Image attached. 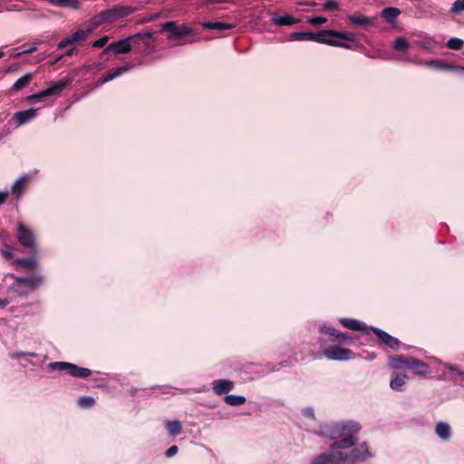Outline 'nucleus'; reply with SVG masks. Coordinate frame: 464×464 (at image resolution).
<instances>
[{
  "instance_id": "7ed1b4c3",
  "label": "nucleus",
  "mask_w": 464,
  "mask_h": 464,
  "mask_svg": "<svg viewBox=\"0 0 464 464\" xmlns=\"http://www.w3.org/2000/svg\"><path fill=\"white\" fill-rule=\"evenodd\" d=\"M153 32L138 33L121 40L110 44L102 52V54L113 53L115 54H124L131 51L132 46L142 42L147 53L153 50L155 39Z\"/></svg>"
},
{
  "instance_id": "f257e3e1",
  "label": "nucleus",
  "mask_w": 464,
  "mask_h": 464,
  "mask_svg": "<svg viewBox=\"0 0 464 464\" xmlns=\"http://www.w3.org/2000/svg\"><path fill=\"white\" fill-rule=\"evenodd\" d=\"M359 422L347 420L321 426L319 433L331 440H336L330 445L329 450L314 457L311 464H340L341 450L350 449L356 444V434L361 430Z\"/></svg>"
},
{
  "instance_id": "a19ab883",
  "label": "nucleus",
  "mask_w": 464,
  "mask_h": 464,
  "mask_svg": "<svg viewBox=\"0 0 464 464\" xmlns=\"http://www.w3.org/2000/svg\"><path fill=\"white\" fill-rule=\"evenodd\" d=\"M339 4L334 0H327L324 5V9L326 11H335L338 10Z\"/></svg>"
},
{
  "instance_id": "9d476101",
  "label": "nucleus",
  "mask_w": 464,
  "mask_h": 464,
  "mask_svg": "<svg viewBox=\"0 0 464 464\" xmlns=\"http://www.w3.org/2000/svg\"><path fill=\"white\" fill-rule=\"evenodd\" d=\"M92 28H89V29H86V30H78V31H76L75 33H73L69 37H66V38L63 39L58 44V49H63V48H66L69 45L79 43V42L85 41L88 38V36L92 34Z\"/></svg>"
},
{
  "instance_id": "6ab92c4d",
  "label": "nucleus",
  "mask_w": 464,
  "mask_h": 464,
  "mask_svg": "<svg viewBox=\"0 0 464 464\" xmlns=\"http://www.w3.org/2000/svg\"><path fill=\"white\" fill-rule=\"evenodd\" d=\"M90 23L93 28H97L104 24H111L108 9L100 12L98 14L92 16Z\"/></svg>"
},
{
  "instance_id": "13d9d810",
  "label": "nucleus",
  "mask_w": 464,
  "mask_h": 464,
  "mask_svg": "<svg viewBox=\"0 0 464 464\" xmlns=\"http://www.w3.org/2000/svg\"><path fill=\"white\" fill-rule=\"evenodd\" d=\"M5 55V53L0 50V58H2Z\"/></svg>"
},
{
  "instance_id": "20e7f679",
  "label": "nucleus",
  "mask_w": 464,
  "mask_h": 464,
  "mask_svg": "<svg viewBox=\"0 0 464 464\" xmlns=\"http://www.w3.org/2000/svg\"><path fill=\"white\" fill-rule=\"evenodd\" d=\"M16 237L19 244L24 246L30 255L39 254L36 237L34 231L22 222L17 224Z\"/></svg>"
},
{
  "instance_id": "4c0bfd02",
  "label": "nucleus",
  "mask_w": 464,
  "mask_h": 464,
  "mask_svg": "<svg viewBox=\"0 0 464 464\" xmlns=\"http://www.w3.org/2000/svg\"><path fill=\"white\" fill-rule=\"evenodd\" d=\"M450 11L453 14H461L464 13V0H456Z\"/></svg>"
},
{
  "instance_id": "1a4fd4ad",
  "label": "nucleus",
  "mask_w": 464,
  "mask_h": 464,
  "mask_svg": "<svg viewBox=\"0 0 464 464\" xmlns=\"http://www.w3.org/2000/svg\"><path fill=\"white\" fill-rule=\"evenodd\" d=\"M370 330L376 334L378 339L386 346L390 347L391 349L397 351L400 349L401 346V341L385 331L379 329L377 327H370Z\"/></svg>"
},
{
  "instance_id": "37998d69",
  "label": "nucleus",
  "mask_w": 464,
  "mask_h": 464,
  "mask_svg": "<svg viewBox=\"0 0 464 464\" xmlns=\"http://www.w3.org/2000/svg\"><path fill=\"white\" fill-rule=\"evenodd\" d=\"M327 22V18L324 16H314L308 19V23L312 25H319Z\"/></svg>"
},
{
  "instance_id": "f704fd0d",
  "label": "nucleus",
  "mask_w": 464,
  "mask_h": 464,
  "mask_svg": "<svg viewBox=\"0 0 464 464\" xmlns=\"http://www.w3.org/2000/svg\"><path fill=\"white\" fill-rule=\"evenodd\" d=\"M464 45V41L459 38H450L447 43V47L452 50H461Z\"/></svg>"
},
{
  "instance_id": "aec40b11",
  "label": "nucleus",
  "mask_w": 464,
  "mask_h": 464,
  "mask_svg": "<svg viewBox=\"0 0 464 464\" xmlns=\"http://www.w3.org/2000/svg\"><path fill=\"white\" fill-rule=\"evenodd\" d=\"M408 379L405 373L401 372H392V379L390 382V387L393 391H401L402 386L405 384L406 380Z\"/></svg>"
},
{
  "instance_id": "473e14b6",
  "label": "nucleus",
  "mask_w": 464,
  "mask_h": 464,
  "mask_svg": "<svg viewBox=\"0 0 464 464\" xmlns=\"http://www.w3.org/2000/svg\"><path fill=\"white\" fill-rule=\"evenodd\" d=\"M50 3L55 6H68L72 8H78V0H49Z\"/></svg>"
},
{
  "instance_id": "412c9836",
  "label": "nucleus",
  "mask_w": 464,
  "mask_h": 464,
  "mask_svg": "<svg viewBox=\"0 0 464 464\" xmlns=\"http://www.w3.org/2000/svg\"><path fill=\"white\" fill-rule=\"evenodd\" d=\"M411 356L394 355L389 359V365L392 369H400L401 367L408 368Z\"/></svg>"
},
{
  "instance_id": "c85d7f7f",
  "label": "nucleus",
  "mask_w": 464,
  "mask_h": 464,
  "mask_svg": "<svg viewBox=\"0 0 464 464\" xmlns=\"http://www.w3.org/2000/svg\"><path fill=\"white\" fill-rule=\"evenodd\" d=\"M166 428L169 435L178 436L182 432V425L179 420H169L166 423Z\"/></svg>"
},
{
  "instance_id": "a211bd4d",
  "label": "nucleus",
  "mask_w": 464,
  "mask_h": 464,
  "mask_svg": "<svg viewBox=\"0 0 464 464\" xmlns=\"http://www.w3.org/2000/svg\"><path fill=\"white\" fill-rule=\"evenodd\" d=\"M407 369L411 370L415 374L425 375L429 372V365L420 360L411 357Z\"/></svg>"
},
{
  "instance_id": "f03ea898",
  "label": "nucleus",
  "mask_w": 464,
  "mask_h": 464,
  "mask_svg": "<svg viewBox=\"0 0 464 464\" xmlns=\"http://www.w3.org/2000/svg\"><path fill=\"white\" fill-rule=\"evenodd\" d=\"M329 37H334L337 39L348 41V42H355V35L351 32H340L333 29H324L320 30L317 33L313 32H295L290 34V40L292 41H313L319 44H324L327 45L341 47L344 49L353 50L354 47L344 42H341L334 39H330Z\"/></svg>"
},
{
  "instance_id": "39448f33",
  "label": "nucleus",
  "mask_w": 464,
  "mask_h": 464,
  "mask_svg": "<svg viewBox=\"0 0 464 464\" xmlns=\"http://www.w3.org/2000/svg\"><path fill=\"white\" fill-rule=\"evenodd\" d=\"M372 457L367 442H362L353 448L350 452L341 450V459L343 464H358L363 462Z\"/></svg>"
},
{
  "instance_id": "f3484780",
  "label": "nucleus",
  "mask_w": 464,
  "mask_h": 464,
  "mask_svg": "<svg viewBox=\"0 0 464 464\" xmlns=\"http://www.w3.org/2000/svg\"><path fill=\"white\" fill-rule=\"evenodd\" d=\"M426 65L439 71L464 72L463 69L459 68V65L450 64L442 60H430L426 63Z\"/></svg>"
},
{
  "instance_id": "ddd939ff",
  "label": "nucleus",
  "mask_w": 464,
  "mask_h": 464,
  "mask_svg": "<svg viewBox=\"0 0 464 464\" xmlns=\"http://www.w3.org/2000/svg\"><path fill=\"white\" fill-rule=\"evenodd\" d=\"M37 256L38 255H30V256L26 258H15L12 261V266L17 271L23 268L34 269L38 266Z\"/></svg>"
},
{
  "instance_id": "8fccbe9b",
  "label": "nucleus",
  "mask_w": 464,
  "mask_h": 464,
  "mask_svg": "<svg viewBox=\"0 0 464 464\" xmlns=\"http://www.w3.org/2000/svg\"><path fill=\"white\" fill-rule=\"evenodd\" d=\"M9 195L8 191H0V205L4 204Z\"/></svg>"
},
{
  "instance_id": "2f4dec72",
  "label": "nucleus",
  "mask_w": 464,
  "mask_h": 464,
  "mask_svg": "<svg viewBox=\"0 0 464 464\" xmlns=\"http://www.w3.org/2000/svg\"><path fill=\"white\" fill-rule=\"evenodd\" d=\"M320 333L323 334L329 335L331 337L332 342H336L341 332L331 326H323L320 328Z\"/></svg>"
},
{
  "instance_id": "ea45409f",
  "label": "nucleus",
  "mask_w": 464,
  "mask_h": 464,
  "mask_svg": "<svg viewBox=\"0 0 464 464\" xmlns=\"http://www.w3.org/2000/svg\"><path fill=\"white\" fill-rule=\"evenodd\" d=\"M109 40H110L109 35H103L102 38H100L92 43V47L98 48V49L102 48L108 44Z\"/></svg>"
},
{
  "instance_id": "49530a36",
  "label": "nucleus",
  "mask_w": 464,
  "mask_h": 464,
  "mask_svg": "<svg viewBox=\"0 0 464 464\" xmlns=\"http://www.w3.org/2000/svg\"><path fill=\"white\" fill-rule=\"evenodd\" d=\"M178 450H179L178 446H176V445L171 446V447H169V448L167 450V451H166V456H167V457H172V456H174V455H176V454H177Z\"/></svg>"
},
{
  "instance_id": "a878e982",
  "label": "nucleus",
  "mask_w": 464,
  "mask_h": 464,
  "mask_svg": "<svg viewBox=\"0 0 464 464\" xmlns=\"http://www.w3.org/2000/svg\"><path fill=\"white\" fill-rule=\"evenodd\" d=\"M401 10L396 7H386L382 9L381 15L385 19L386 22L392 24L395 22L397 17L400 15Z\"/></svg>"
},
{
  "instance_id": "423d86ee",
  "label": "nucleus",
  "mask_w": 464,
  "mask_h": 464,
  "mask_svg": "<svg viewBox=\"0 0 464 464\" xmlns=\"http://www.w3.org/2000/svg\"><path fill=\"white\" fill-rule=\"evenodd\" d=\"M71 82V79L66 78L64 80H61L57 82H54L49 88L39 92L37 93L29 95L26 97V102L30 104H34L37 102H41L44 101L49 96H59L63 89Z\"/></svg>"
},
{
  "instance_id": "c03bdc74",
  "label": "nucleus",
  "mask_w": 464,
  "mask_h": 464,
  "mask_svg": "<svg viewBox=\"0 0 464 464\" xmlns=\"http://www.w3.org/2000/svg\"><path fill=\"white\" fill-rule=\"evenodd\" d=\"M450 372L457 374V375H464V372L459 369V367L456 364H450L448 366Z\"/></svg>"
},
{
  "instance_id": "9b49d317",
  "label": "nucleus",
  "mask_w": 464,
  "mask_h": 464,
  "mask_svg": "<svg viewBox=\"0 0 464 464\" xmlns=\"http://www.w3.org/2000/svg\"><path fill=\"white\" fill-rule=\"evenodd\" d=\"M353 353L346 348L330 346L324 351V355L331 360L344 361L351 358Z\"/></svg>"
},
{
  "instance_id": "5fc2aeb1",
  "label": "nucleus",
  "mask_w": 464,
  "mask_h": 464,
  "mask_svg": "<svg viewBox=\"0 0 464 464\" xmlns=\"http://www.w3.org/2000/svg\"><path fill=\"white\" fill-rule=\"evenodd\" d=\"M193 41H194V40H191V41H189V42H187V41H181V42H179V44H177V45L186 44H188V43H192Z\"/></svg>"
},
{
  "instance_id": "bb28decb",
  "label": "nucleus",
  "mask_w": 464,
  "mask_h": 464,
  "mask_svg": "<svg viewBox=\"0 0 464 464\" xmlns=\"http://www.w3.org/2000/svg\"><path fill=\"white\" fill-rule=\"evenodd\" d=\"M234 24L223 23V22H207L203 24V27L211 30H229L235 28Z\"/></svg>"
},
{
  "instance_id": "72a5a7b5",
  "label": "nucleus",
  "mask_w": 464,
  "mask_h": 464,
  "mask_svg": "<svg viewBox=\"0 0 464 464\" xmlns=\"http://www.w3.org/2000/svg\"><path fill=\"white\" fill-rule=\"evenodd\" d=\"M71 362H53L49 364V368L56 371H65L69 372Z\"/></svg>"
},
{
  "instance_id": "e433bc0d",
  "label": "nucleus",
  "mask_w": 464,
  "mask_h": 464,
  "mask_svg": "<svg viewBox=\"0 0 464 464\" xmlns=\"http://www.w3.org/2000/svg\"><path fill=\"white\" fill-rule=\"evenodd\" d=\"M24 185H25L24 179H17L12 187V193L15 194L16 196H20L24 189Z\"/></svg>"
},
{
  "instance_id": "f8f14e48",
  "label": "nucleus",
  "mask_w": 464,
  "mask_h": 464,
  "mask_svg": "<svg viewBox=\"0 0 464 464\" xmlns=\"http://www.w3.org/2000/svg\"><path fill=\"white\" fill-rule=\"evenodd\" d=\"M13 278L14 279L13 287L26 285L31 290H34L35 288L40 286L44 282V278L41 276H34L30 277L13 276Z\"/></svg>"
},
{
  "instance_id": "6e6552de",
  "label": "nucleus",
  "mask_w": 464,
  "mask_h": 464,
  "mask_svg": "<svg viewBox=\"0 0 464 464\" xmlns=\"http://www.w3.org/2000/svg\"><path fill=\"white\" fill-rule=\"evenodd\" d=\"M137 11L136 7L118 4L108 9L111 23L127 17Z\"/></svg>"
},
{
  "instance_id": "a18cd8bd",
  "label": "nucleus",
  "mask_w": 464,
  "mask_h": 464,
  "mask_svg": "<svg viewBox=\"0 0 464 464\" xmlns=\"http://www.w3.org/2000/svg\"><path fill=\"white\" fill-rule=\"evenodd\" d=\"M114 79L112 73L111 71L108 72V73L102 77L100 78L99 82L101 84H104L110 81H112Z\"/></svg>"
},
{
  "instance_id": "dca6fc26",
  "label": "nucleus",
  "mask_w": 464,
  "mask_h": 464,
  "mask_svg": "<svg viewBox=\"0 0 464 464\" xmlns=\"http://www.w3.org/2000/svg\"><path fill=\"white\" fill-rule=\"evenodd\" d=\"M341 324L350 330L360 331L365 334H369L371 331L362 322L353 318H342L340 319Z\"/></svg>"
},
{
  "instance_id": "2eb2a0df",
  "label": "nucleus",
  "mask_w": 464,
  "mask_h": 464,
  "mask_svg": "<svg viewBox=\"0 0 464 464\" xmlns=\"http://www.w3.org/2000/svg\"><path fill=\"white\" fill-rule=\"evenodd\" d=\"M37 116V109L30 108L24 111H16L13 119L18 126L24 125Z\"/></svg>"
},
{
  "instance_id": "b1692460",
  "label": "nucleus",
  "mask_w": 464,
  "mask_h": 464,
  "mask_svg": "<svg viewBox=\"0 0 464 464\" xmlns=\"http://www.w3.org/2000/svg\"><path fill=\"white\" fill-rule=\"evenodd\" d=\"M436 434L442 440L448 441L451 437L450 426L446 422H438L435 427Z\"/></svg>"
},
{
  "instance_id": "4be33fe9",
  "label": "nucleus",
  "mask_w": 464,
  "mask_h": 464,
  "mask_svg": "<svg viewBox=\"0 0 464 464\" xmlns=\"http://www.w3.org/2000/svg\"><path fill=\"white\" fill-rule=\"evenodd\" d=\"M271 21L276 25L285 26V25H293V24L298 23L300 20L294 18L290 14H285V15H274L271 18Z\"/></svg>"
},
{
  "instance_id": "c756f323",
  "label": "nucleus",
  "mask_w": 464,
  "mask_h": 464,
  "mask_svg": "<svg viewBox=\"0 0 464 464\" xmlns=\"http://www.w3.org/2000/svg\"><path fill=\"white\" fill-rule=\"evenodd\" d=\"M224 401L230 406H239L246 401V397L241 395H226Z\"/></svg>"
},
{
  "instance_id": "603ef678",
  "label": "nucleus",
  "mask_w": 464,
  "mask_h": 464,
  "mask_svg": "<svg viewBox=\"0 0 464 464\" xmlns=\"http://www.w3.org/2000/svg\"><path fill=\"white\" fill-rule=\"evenodd\" d=\"M75 51H76L75 48H69L68 50H66L65 55L72 56L75 53Z\"/></svg>"
},
{
  "instance_id": "c9c22d12",
  "label": "nucleus",
  "mask_w": 464,
  "mask_h": 464,
  "mask_svg": "<svg viewBox=\"0 0 464 464\" xmlns=\"http://www.w3.org/2000/svg\"><path fill=\"white\" fill-rule=\"evenodd\" d=\"M134 67V65H131V64H125L123 66H121V67H118L116 69H111L110 70L111 72L112 73L114 79L128 72L129 71H130L132 68Z\"/></svg>"
},
{
  "instance_id": "09e8293b",
  "label": "nucleus",
  "mask_w": 464,
  "mask_h": 464,
  "mask_svg": "<svg viewBox=\"0 0 464 464\" xmlns=\"http://www.w3.org/2000/svg\"><path fill=\"white\" fill-rule=\"evenodd\" d=\"M26 356H31V357H36V353H24V352H21V353H16L14 357L15 358H23V357H26Z\"/></svg>"
},
{
  "instance_id": "0eeeda50",
  "label": "nucleus",
  "mask_w": 464,
  "mask_h": 464,
  "mask_svg": "<svg viewBox=\"0 0 464 464\" xmlns=\"http://www.w3.org/2000/svg\"><path fill=\"white\" fill-rule=\"evenodd\" d=\"M161 30L167 33L169 40H183L188 35H194L195 32L191 27L181 24L179 25L175 21L166 22L161 24Z\"/></svg>"
},
{
  "instance_id": "de8ad7c7",
  "label": "nucleus",
  "mask_w": 464,
  "mask_h": 464,
  "mask_svg": "<svg viewBox=\"0 0 464 464\" xmlns=\"http://www.w3.org/2000/svg\"><path fill=\"white\" fill-rule=\"evenodd\" d=\"M0 254L6 260L12 259L14 257V254L9 250L0 249Z\"/></svg>"
},
{
  "instance_id": "5701e85b",
  "label": "nucleus",
  "mask_w": 464,
  "mask_h": 464,
  "mask_svg": "<svg viewBox=\"0 0 464 464\" xmlns=\"http://www.w3.org/2000/svg\"><path fill=\"white\" fill-rule=\"evenodd\" d=\"M68 374L77 378H87L92 374V371L88 368L71 363Z\"/></svg>"
},
{
  "instance_id": "58836bf2",
  "label": "nucleus",
  "mask_w": 464,
  "mask_h": 464,
  "mask_svg": "<svg viewBox=\"0 0 464 464\" xmlns=\"http://www.w3.org/2000/svg\"><path fill=\"white\" fill-rule=\"evenodd\" d=\"M94 399L90 396H83L78 400V404L83 408H90L94 405Z\"/></svg>"
},
{
  "instance_id": "7c9ffc66",
  "label": "nucleus",
  "mask_w": 464,
  "mask_h": 464,
  "mask_svg": "<svg viewBox=\"0 0 464 464\" xmlns=\"http://www.w3.org/2000/svg\"><path fill=\"white\" fill-rule=\"evenodd\" d=\"M410 47L408 40L404 37H398L393 42V48L399 52H407Z\"/></svg>"
},
{
  "instance_id": "79ce46f5",
  "label": "nucleus",
  "mask_w": 464,
  "mask_h": 464,
  "mask_svg": "<svg viewBox=\"0 0 464 464\" xmlns=\"http://www.w3.org/2000/svg\"><path fill=\"white\" fill-rule=\"evenodd\" d=\"M336 342L339 343L340 344H346L349 343H353V339L350 335L341 332Z\"/></svg>"
},
{
  "instance_id": "393cba45",
  "label": "nucleus",
  "mask_w": 464,
  "mask_h": 464,
  "mask_svg": "<svg viewBox=\"0 0 464 464\" xmlns=\"http://www.w3.org/2000/svg\"><path fill=\"white\" fill-rule=\"evenodd\" d=\"M34 74L31 72L24 74L21 78L14 82L11 90L14 92H18L24 88H25L33 80Z\"/></svg>"
},
{
  "instance_id": "4468645a",
  "label": "nucleus",
  "mask_w": 464,
  "mask_h": 464,
  "mask_svg": "<svg viewBox=\"0 0 464 464\" xmlns=\"http://www.w3.org/2000/svg\"><path fill=\"white\" fill-rule=\"evenodd\" d=\"M235 387L232 381L226 379H218L213 381L212 389L217 395L227 394Z\"/></svg>"
},
{
  "instance_id": "3c124183",
  "label": "nucleus",
  "mask_w": 464,
  "mask_h": 464,
  "mask_svg": "<svg viewBox=\"0 0 464 464\" xmlns=\"http://www.w3.org/2000/svg\"><path fill=\"white\" fill-rule=\"evenodd\" d=\"M35 50H36V48H35V47H32V48H30V49L24 50V51H22V52H20V53H16V54L14 55V57H16V58H17V57H20V56H21L22 54H24V53H30L34 52Z\"/></svg>"
},
{
  "instance_id": "6e6d98bb",
  "label": "nucleus",
  "mask_w": 464,
  "mask_h": 464,
  "mask_svg": "<svg viewBox=\"0 0 464 464\" xmlns=\"http://www.w3.org/2000/svg\"><path fill=\"white\" fill-rule=\"evenodd\" d=\"M459 68L460 69H463V72H457L459 74H460L461 76H464V67L462 66H459Z\"/></svg>"
},
{
  "instance_id": "864d4df0",
  "label": "nucleus",
  "mask_w": 464,
  "mask_h": 464,
  "mask_svg": "<svg viewBox=\"0 0 464 464\" xmlns=\"http://www.w3.org/2000/svg\"><path fill=\"white\" fill-rule=\"evenodd\" d=\"M9 304L7 299H0V307L5 308Z\"/></svg>"
},
{
  "instance_id": "4d7b16f0",
  "label": "nucleus",
  "mask_w": 464,
  "mask_h": 464,
  "mask_svg": "<svg viewBox=\"0 0 464 464\" xmlns=\"http://www.w3.org/2000/svg\"><path fill=\"white\" fill-rule=\"evenodd\" d=\"M5 234H6L5 232V233H0V240H4Z\"/></svg>"
},
{
  "instance_id": "cd10ccee",
  "label": "nucleus",
  "mask_w": 464,
  "mask_h": 464,
  "mask_svg": "<svg viewBox=\"0 0 464 464\" xmlns=\"http://www.w3.org/2000/svg\"><path fill=\"white\" fill-rule=\"evenodd\" d=\"M349 21L359 26H370L372 25V19L362 14H353L349 16Z\"/></svg>"
}]
</instances>
